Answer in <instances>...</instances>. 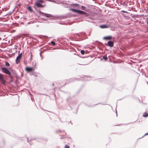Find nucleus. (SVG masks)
Wrapping results in <instances>:
<instances>
[{
	"label": "nucleus",
	"mask_w": 148,
	"mask_h": 148,
	"mask_svg": "<svg viewBox=\"0 0 148 148\" xmlns=\"http://www.w3.org/2000/svg\"><path fill=\"white\" fill-rule=\"evenodd\" d=\"M22 53H21L17 57L15 60L16 63V64H18L20 62V60L21 58H22Z\"/></svg>",
	"instance_id": "3"
},
{
	"label": "nucleus",
	"mask_w": 148,
	"mask_h": 148,
	"mask_svg": "<svg viewBox=\"0 0 148 148\" xmlns=\"http://www.w3.org/2000/svg\"><path fill=\"white\" fill-rule=\"evenodd\" d=\"M35 68L34 67H27L26 68L25 71L28 72H31L32 71H34Z\"/></svg>",
	"instance_id": "6"
},
{
	"label": "nucleus",
	"mask_w": 148,
	"mask_h": 148,
	"mask_svg": "<svg viewBox=\"0 0 148 148\" xmlns=\"http://www.w3.org/2000/svg\"><path fill=\"white\" fill-rule=\"evenodd\" d=\"M148 135V133H147L145 134V135Z\"/></svg>",
	"instance_id": "21"
},
{
	"label": "nucleus",
	"mask_w": 148,
	"mask_h": 148,
	"mask_svg": "<svg viewBox=\"0 0 148 148\" xmlns=\"http://www.w3.org/2000/svg\"><path fill=\"white\" fill-rule=\"evenodd\" d=\"M148 116V113L146 112H144L143 114V116L144 117H146Z\"/></svg>",
	"instance_id": "11"
},
{
	"label": "nucleus",
	"mask_w": 148,
	"mask_h": 148,
	"mask_svg": "<svg viewBox=\"0 0 148 148\" xmlns=\"http://www.w3.org/2000/svg\"><path fill=\"white\" fill-rule=\"evenodd\" d=\"M5 65L7 66H10V64L8 62H5Z\"/></svg>",
	"instance_id": "14"
},
{
	"label": "nucleus",
	"mask_w": 148,
	"mask_h": 148,
	"mask_svg": "<svg viewBox=\"0 0 148 148\" xmlns=\"http://www.w3.org/2000/svg\"><path fill=\"white\" fill-rule=\"evenodd\" d=\"M107 45L108 46L112 47L113 46L114 43L112 41H109L108 42Z\"/></svg>",
	"instance_id": "8"
},
{
	"label": "nucleus",
	"mask_w": 148,
	"mask_h": 148,
	"mask_svg": "<svg viewBox=\"0 0 148 148\" xmlns=\"http://www.w3.org/2000/svg\"><path fill=\"white\" fill-rule=\"evenodd\" d=\"M2 71L3 73L7 74L8 75H11V73L6 68H2Z\"/></svg>",
	"instance_id": "2"
},
{
	"label": "nucleus",
	"mask_w": 148,
	"mask_h": 148,
	"mask_svg": "<svg viewBox=\"0 0 148 148\" xmlns=\"http://www.w3.org/2000/svg\"><path fill=\"white\" fill-rule=\"evenodd\" d=\"M0 82L3 84H5V81L3 75L1 73H0Z\"/></svg>",
	"instance_id": "4"
},
{
	"label": "nucleus",
	"mask_w": 148,
	"mask_h": 148,
	"mask_svg": "<svg viewBox=\"0 0 148 148\" xmlns=\"http://www.w3.org/2000/svg\"><path fill=\"white\" fill-rule=\"evenodd\" d=\"M103 58L104 60L106 61L108 59V58L107 57V56L106 55L103 56Z\"/></svg>",
	"instance_id": "13"
},
{
	"label": "nucleus",
	"mask_w": 148,
	"mask_h": 148,
	"mask_svg": "<svg viewBox=\"0 0 148 148\" xmlns=\"http://www.w3.org/2000/svg\"><path fill=\"white\" fill-rule=\"evenodd\" d=\"M147 23L148 24V21L147 22Z\"/></svg>",
	"instance_id": "23"
},
{
	"label": "nucleus",
	"mask_w": 148,
	"mask_h": 148,
	"mask_svg": "<svg viewBox=\"0 0 148 148\" xmlns=\"http://www.w3.org/2000/svg\"><path fill=\"white\" fill-rule=\"evenodd\" d=\"M70 10L73 12H76L79 14H86V13L85 12H84V11H82L81 10H76L72 8L70 9Z\"/></svg>",
	"instance_id": "1"
},
{
	"label": "nucleus",
	"mask_w": 148,
	"mask_h": 148,
	"mask_svg": "<svg viewBox=\"0 0 148 148\" xmlns=\"http://www.w3.org/2000/svg\"><path fill=\"white\" fill-rule=\"evenodd\" d=\"M79 5L78 4H75L74 5L75 6V5Z\"/></svg>",
	"instance_id": "20"
},
{
	"label": "nucleus",
	"mask_w": 148,
	"mask_h": 148,
	"mask_svg": "<svg viewBox=\"0 0 148 148\" xmlns=\"http://www.w3.org/2000/svg\"><path fill=\"white\" fill-rule=\"evenodd\" d=\"M147 19H148V18Z\"/></svg>",
	"instance_id": "24"
},
{
	"label": "nucleus",
	"mask_w": 148,
	"mask_h": 148,
	"mask_svg": "<svg viewBox=\"0 0 148 148\" xmlns=\"http://www.w3.org/2000/svg\"><path fill=\"white\" fill-rule=\"evenodd\" d=\"M81 7L82 8V9L83 10H86V8L84 6H81Z\"/></svg>",
	"instance_id": "18"
},
{
	"label": "nucleus",
	"mask_w": 148,
	"mask_h": 148,
	"mask_svg": "<svg viewBox=\"0 0 148 148\" xmlns=\"http://www.w3.org/2000/svg\"><path fill=\"white\" fill-rule=\"evenodd\" d=\"M100 27L101 28H108V26L106 25H100Z\"/></svg>",
	"instance_id": "9"
},
{
	"label": "nucleus",
	"mask_w": 148,
	"mask_h": 148,
	"mask_svg": "<svg viewBox=\"0 0 148 148\" xmlns=\"http://www.w3.org/2000/svg\"><path fill=\"white\" fill-rule=\"evenodd\" d=\"M112 38V37L111 36H108L105 37L103 38V39L106 40H110Z\"/></svg>",
	"instance_id": "10"
},
{
	"label": "nucleus",
	"mask_w": 148,
	"mask_h": 148,
	"mask_svg": "<svg viewBox=\"0 0 148 148\" xmlns=\"http://www.w3.org/2000/svg\"><path fill=\"white\" fill-rule=\"evenodd\" d=\"M40 13L42 15H43V16H45L48 18H50V17H53L50 14L45 13L42 12H40Z\"/></svg>",
	"instance_id": "5"
},
{
	"label": "nucleus",
	"mask_w": 148,
	"mask_h": 148,
	"mask_svg": "<svg viewBox=\"0 0 148 148\" xmlns=\"http://www.w3.org/2000/svg\"><path fill=\"white\" fill-rule=\"evenodd\" d=\"M35 5L38 7L43 8L44 7V6L41 4L40 3H39L36 2L35 3Z\"/></svg>",
	"instance_id": "7"
},
{
	"label": "nucleus",
	"mask_w": 148,
	"mask_h": 148,
	"mask_svg": "<svg viewBox=\"0 0 148 148\" xmlns=\"http://www.w3.org/2000/svg\"><path fill=\"white\" fill-rule=\"evenodd\" d=\"M64 148H70V147L67 145H66L64 147Z\"/></svg>",
	"instance_id": "19"
},
{
	"label": "nucleus",
	"mask_w": 148,
	"mask_h": 148,
	"mask_svg": "<svg viewBox=\"0 0 148 148\" xmlns=\"http://www.w3.org/2000/svg\"><path fill=\"white\" fill-rule=\"evenodd\" d=\"M27 9L28 10H29L30 11H32V10L31 7L29 6L27 8Z\"/></svg>",
	"instance_id": "15"
},
{
	"label": "nucleus",
	"mask_w": 148,
	"mask_h": 148,
	"mask_svg": "<svg viewBox=\"0 0 148 148\" xmlns=\"http://www.w3.org/2000/svg\"><path fill=\"white\" fill-rule=\"evenodd\" d=\"M123 12H125L124 11H122Z\"/></svg>",
	"instance_id": "22"
},
{
	"label": "nucleus",
	"mask_w": 148,
	"mask_h": 148,
	"mask_svg": "<svg viewBox=\"0 0 148 148\" xmlns=\"http://www.w3.org/2000/svg\"><path fill=\"white\" fill-rule=\"evenodd\" d=\"M36 2L41 3H43L44 1L43 0H37Z\"/></svg>",
	"instance_id": "12"
},
{
	"label": "nucleus",
	"mask_w": 148,
	"mask_h": 148,
	"mask_svg": "<svg viewBox=\"0 0 148 148\" xmlns=\"http://www.w3.org/2000/svg\"><path fill=\"white\" fill-rule=\"evenodd\" d=\"M51 43L52 45H56V43L55 42L53 41H52L51 42Z\"/></svg>",
	"instance_id": "17"
},
{
	"label": "nucleus",
	"mask_w": 148,
	"mask_h": 148,
	"mask_svg": "<svg viewBox=\"0 0 148 148\" xmlns=\"http://www.w3.org/2000/svg\"><path fill=\"white\" fill-rule=\"evenodd\" d=\"M81 53L82 55L84 54V53H85V51H84V50H82L81 51Z\"/></svg>",
	"instance_id": "16"
}]
</instances>
